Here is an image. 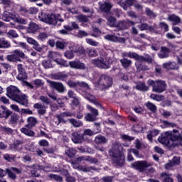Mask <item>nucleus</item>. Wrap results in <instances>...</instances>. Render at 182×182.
I'll return each instance as SVG.
<instances>
[{
	"instance_id": "nucleus-23",
	"label": "nucleus",
	"mask_w": 182,
	"mask_h": 182,
	"mask_svg": "<svg viewBox=\"0 0 182 182\" xmlns=\"http://www.w3.org/2000/svg\"><path fill=\"white\" fill-rule=\"evenodd\" d=\"M70 50L75 52V53H80V55H85V49L80 46H70Z\"/></svg>"
},
{
	"instance_id": "nucleus-51",
	"label": "nucleus",
	"mask_w": 182,
	"mask_h": 182,
	"mask_svg": "<svg viewBox=\"0 0 182 182\" xmlns=\"http://www.w3.org/2000/svg\"><path fill=\"white\" fill-rule=\"evenodd\" d=\"M18 120H19V115H18V114H14L11 115L9 122L11 124H16Z\"/></svg>"
},
{
	"instance_id": "nucleus-63",
	"label": "nucleus",
	"mask_w": 182,
	"mask_h": 182,
	"mask_svg": "<svg viewBox=\"0 0 182 182\" xmlns=\"http://www.w3.org/2000/svg\"><path fill=\"white\" fill-rule=\"evenodd\" d=\"M64 55L67 59H73L75 58V54H73V51L67 50L65 52Z\"/></svg>"
},
{
	"instance_id": "nucleus-53",
	"label": "nucleus",
	"mask_w": 182,
	"mask_h": 182,
	"mask_svg": "<svg viewBox=\"0 0 182 182\" xmlns=\"http://www.w3.org/2000/svg\"><path fill=\"white\" fill-rule=\"evenodd\" d=\"M86 53H87V55H89V56L91 57L97 56L98 55L97 50H96V49L95 48H87Z\"/></svg>"
},
{
	"instance_id": "nucleus-12",
	"label": "nucleus",
	"mask_w": 182,
	"mask_h": 182,
	"mask_svg": "<svg viewBox=\"0 0 182 182\" xmlns=\"http://www.w3.org/2000/svg\"><path fill=\"white\" fill-rule=\"evenodd\" d=\"M69 66L72 69H77L80 70H85L86 69V65H85V63L80 62L79 60L70 61Z\"/></svg>"
},
{
	"instance_id": "nucleus-20",
	"label": "nucleus",
	"mask_w": 182,
	"mask_h": 182,
	"mask_svg": "<svg viewBox=\"0 0 182 182\" xmlns=\"http://www.w3.org/2000/svg\"><path fill=\"white\" fill-rule=\"evenodd\" d=\"M27 122L28 124L26 125V127L32 129V127H35L38 124V119L35 117H29L27 119Z\"/></svg>"
},
{
	"instance_id": "nucleus-45",
	"label": "nucleus",
	"mask_w": 182,
	"mask_h": 182,
	"mask_svg": "<svg viewBox=\"0 0 182 182\" xmlns=\"http://www.w3.org/2000/svg\"><path fill=\"white\" fill-rule=\"evenodd\" d=\"M48 177H50V178H51L52 180H55V181H58V182L63 181V178L59 175L50 173L48 175Z\"/></svg>"
},
{
	"instance_id": "nucleus-2",
	"label": "nucleus",
	"mask_w": 182,
	"mask_h": 182,
	"mask_svg": "<svg viewBox=\"0 0 182 182\" xmlns=\"http://www.w3.org/2000/svg\"><path fill=\"white\" fill-rule=\"evenodd\" d=\"M6 95L9 99L14 100V102L19 103V105H21L22 106H28V97H26L25 94H22L21 90L18 88V87L10 85L6 88Z\"/></svg>"
},
{
	"instance_id": "nucleus-36",
	"label": "nucleus",
	"mask_w": 182,
	"mask_h": 182,
	"mask_svg": "<svg viewBox=\"0 0 182 182\" xmlns=\"http://www.w3.org/2000/svg\"><path fill=\"white\" fill-rule=\"evenodd\" d=\"M64 28L69 31H73V29H79V24L76 22H71L69 25L64 26Z\"/></svg>"
},
{
	"instance_id": "nucleus-54",
	"label": "nucleus",
	"mask_w": 182,
	"mask_h": 182,
	"mask_svg": "<svg viewBox=\"0 0 182 182\" xmlns=\"http://www.w3.org/2000/svg\"><path fill=\"white\" fill-rule=\"evenodd\" d=\"M150 97L151 99H153V100H156V102H161V100H164V96L163 95H157L156 94H151Z\"/></svg>"
},
{
	"instance_id": "nucleus-21",
	"label": "nucleus",
	"mask_w": 182,
	"mask_h": 182,
	"mask_svg": "<svg viewBox=\"0 0 182 182\" xmlns=\"http://www.w3.org/2000/svg\"><path fill=\"white\" fill-rule=\"evenodd\" d=\"M168 21L173 22V25H178L181 22V19L176 14L168 15Z\"/></svg>"
},
{
	"instance_id": "nucleus-17",
	"label": "nucleus",
	"mask_w": 182,
	"mask_h": 182,
	"mask_svg": "<svg viewBox=\"0 0 182 182\" xmlns=\"http://www.w3.org/2000/svg\"><path fill=\"white\" fill-rule=\"evenodd\" d=\"M158 56L160 59H165L170 56V49L167 47H161V51L158 53Z\"/></svg>"
},
{
	"instance_id": "nucleus-46",
	"label": "nucleus",
	"mask_w": 182,
	"mask_h": 182,
	"mask_svg": "<svg viewBox=\"0 0 182 182\" xmlns=\"http://www.w3.org/2000/svg\"><path fill=\"white\" fill-rule=\"evenodd\" d=\"M1 130L4 133V134H14V129L7 127L6 126L1 127Z\"/></svg>"
},
{
	"instance_id": "nucleus-55",
	"label": "nucleus",
	"mask_w": 182,
	"mask_h": 182,
	"mask_svg": "<svg viewBox=\"0 0 182 182\" xmlns=\"http://www.w3.org/2000/svg\"><path fill=\"white\" fill-rule=\"evenodd\" d=\"M81 9L82 11V12H84V14H91V15H93V14H95V10H93V9H90L86 6H82L81 7Z\"/></svg>"
},
{
	"instance_id": "nucleus-62",
	"label": "nucleus",
	"mask_w": 182,
	"mask_h": 182,
	"mask_svg": "<svg viewBox=\"0 0 182 182\" xmlns=\"http://www.w3.org/2000/svg\"><path fill=\"white\" fill-rule=\"evenodd\" d=\"M121 139H122V140H124V141H132L134 140V136H130L129 135L122 134Z\"/></svg>"
},
{
	"instance_id": "nucleus-52",
	"label": "nucleus",
	"mask_w": 182,
	"mask_h": 182,
	"mask_svg": "<svg viewBox=\"0 0 182 182\" xmlns=\"http://www.w3.org/2000/svg\"><path fill=\"white\" fill-rule=\"evenodd\" d=\"M59 56L60 55L57 52H55V51L48 52V58H49V59H53L54 61H55V59H58Z\"/></svg>"
},
{
	"instance_id": "nucleus-22",
	"label": "nucleus",
	"mask_w": 182,
	"mask_h": 182,
	"mask_svg": "<svg viewBox=\"0 0 182 182\" xmlns=\"http://www.w3.org/2000/svg\"><path fill=\"white\" fill-rule=\"evenodd\" d=\"M119 62L122 66L124 68V69H128V68H130L132 66V60H129L126 58L120 59Z\"/></svg>"
},
{
	"instance_id": "nucleus-25",
	"label": "nucleus",
	"mask_w": 182,
	"mask_h": 182,
	"mask_svg": "<svg viewBox=\"0 0 182 182\" xmlns=\"http://www.w3.org/2000/svg\"><path fill=\"white\" fill-rule=\"evenodd\" d=\"M77 169L83 171L84 173H91L92 171H97V169L93 166H77Z\"/></svg>"
},
{
	"instance_id": "nucleus-35",
	"label": "nucleus",
	"mask_w": 182,
	"mask_h": 182,
	"mask_svg": "<svg viewBox=\"0 0 182 182\" xmlns=\"http://www.w3.org/2000/svg\"><path fill=\"white\" fill-rule=\"evenodd\" d=\"M21 133H23L26 136H28L29 137H33V136H35V132L28 128H25V127L21 128Z\"/></svg>"
},
{
	"instance_id": "nucleus-32",
	"label": "nucleus",
	"mask_w": 182,
	"mask_h": 182,
	"mask_svg": "<svg viewBox=\"0 0 182 182\" xmlns=\"http://www.w3.org/2000/svg\"><path fill=\"white\" fill-rule=\"evenodd\" d=\"M107 25L111 26V28H117V23H116V18L109 16L107 18Z\"/></svg>"
},
{
	"instance_id": "nucleus-39",
	"label": "nucleus",
	"mask_w": 182,
	"mask_h": 182,
	"mask_svg": "<svg viewBox=\"0 0 182 182\" xmlns=\"http://www.w3.org/2000/svg\"><path fill=\"white\" fill-rule=\"evenodd\" d=\"M13 53L17 56V58H19V59H26V55H25V53L21 50H14L13 51Z\"/></svg>"
},
{
	"instance_id": "nucleus-42",
	"label": "nucleus",
	"mask_w": 182,
	"mask_h": 182,
	"mask_svg": "<svg viewBox=\"0 0 182 182\" xmlns=\"http://www.w3.org/2000/svg\"><path fill=\"white\" fill-rule=\"evenodd\" d=\"M146 106L148 110H150L152 113H156V112H157V107L154 104L149 102L146 104Z\"/></svg>"
},
{
	"instance_id": "nucleus-19",
	"label": "nucleus",
	"mask_w": 182,
	"mask_h": 182,
	"mask_svg": "<svg viewBox=\"0 0 182 182\" xmlns=\"http://www.w3.org/2000/svg\"><path fill=\"white\" fill-rule=\"evenodd\" d=\"M71 136L73 143H75L76 144H80L83 141V136L77 132H73Z\"/></svg>"
},
{
	"instance_id": "nucleus-13",
	"label": "nucleus",
	"mask_w": 182,
	"mask_h": 182,
	"mask_svg": "<svg viewBox=\"0 0 182 182\" xmlns=\"http://www.w3.org/2000/svg\"><path fill=\"white\" fill-rule=\"evenodd\" d=\"M104 39H106V41H109L110 42H114L119 43H124L126 42V38L118 37L117 36L111 35V34H107L104 36Z\"/></svg>"
},
{
	"instance_id": "nucleus-44",
	"label": "nucleus",
	"mask_w": 182,
	"mask_h": 182,
	"mask_svg": "<svg viewBox=\"0 0 182 182\" xmlns=\"http://www.w3.org/2000/svg\"><path fill=\"white\" fill-rule=\"evenodd\" d=\"M6 35L10 39H15V38L19 36L15 30H9V32L6 33Z\"/></svg>"
},
{
	"instance_id": "nucleus-6",
	"label": "nucleus",
	"mask_w": 182,
	"mask_h": 182,
	"mask_svg": "<svg viewBox=\"0 0 182 182\" xmlns=\"http://www.w3.org/2000/svg\"><path fill=\"white\" fill-rule=\"evenodd\" d=\"M148 82L153 87L152 90L155 92V93H163V92L166 91V88L167 87V84H166V81L164 80H149Z\"/></svg>"
},
{
	"instance_id": "nucleus-56",
	"label": "nucleus",
	"mask_w": 182,
	"mask_h": 182,
	"mask_svg": "<svg viewBox=\"0 0 182 182\" xmlns=\"http://www.w3.org/2000/svg\"><path fill=\"white\" fill-rule=\"evenodd\" d=\"M162 124L164 127H177V124L173 122H169L166 120L162 121Z\"/></svg>"
},
{
	"instance_id": "nucleus-61",
	"label": "nucleus",
	"mask_w": 182,
	"mask_h": 182,
	"mask_svg": "<svg viewBox=\"0 0 182 182\" xmlns=\"http://www.w3.org/2000/svg\"><path fill=\"white\" fill-rule=\"evenodd\" d=\"M85 161H88L91 164H96L97 163V159L92 156H85Z\"/></svg>"
},
{
	"instance_id": "nucleus-58",
	"label": "nucleus",
	"mask_w": 182,
	"mask_h": 182,
	"mask_svg": "<svg viewBox=\"0 0 182 182\" xmlns=\"http://www.w3.org/2000/svg\"><path fill=\"white\" fill-rule=\"evenodd\" d=\"M4 160H6V161H12L15 160V159H16V156L9 154H6L5 155H4Z\"/></svg>"
},
{
	"instance_id": "nucleus-3",
	"label": "nucleus",
	"mask_w": 182,
	"mask_h": 182,
	"mask_svg": "<svg viewBox=\"0 0 182 182\" xmlns=\"http://www.w3.org/2000/svg\"><path fill=\"white\" fill-rule=\"evenodd\" d=\"M91 63L96 68H99V69H110L112 58L107 53L102 52L98 58L92 59Z\"/></svg>"
},
{
	"instance_id": "nucleus-16",
	"label": "nucleus",
	"mask_w": 182,
	"mask_h": 182,
	"mask_svg": "<svg viewBox=\"0 0 182 182\" xmlns=\"http://www.w3.org/2000/svg\"><path fill=\"white\" fill-rule=\"evenodd\" d=\"M33 107L38 109L37 113L40 114V116H43V114H46V109H48V107H46L45 105H42L41 103H36L34 104Z\"/></svg>"
},
{
	"instance_id": "nucleus-64",
	"label": "nucleus",
	"mask_w": 182,
	"mask_h": 182,
	"mask_svg": "<svg viewBox=\"0 0 182 182\" xmlns=\"http://www.w3.org/2000/svg\"><path fill=\"white\" fill-rule=\"evenodd\" d=\"M6 171L10 178L12 180H16V175L12 172L11 169H6Z\"/></svg>"
},
{
	"instance_id": "nucleus-1",
	"label": "nucleus",
	"mask_w": 182,
	"mask_h": 182,
	"mask_svg": "<svg viewBox=\"0 0 182 182\" xmlns=\"http://www.w3.org/2000/svg\"><path fill=\"white\" fill-rule=\"evenodd\" d=\"M124 149L119 141L112 144V147L109 151V155L112 157V161L117 166H123L125 163Z\"/></svg>"
},
{
	"instance_id": "nucleus-7",
	"label": "nucleus",
	"mask_w": 182,
	"mask_h": 182,
	"mask_svg": "<svg viewBox=\"0 0 182 182\" xmlns=\"http://www.w3.org/2000/svg\"><path fill=\"white\" fill-rule=\"evenodd\" d=\"M138 28L141 31H149V32H154L156 35L161 34V30H157V24H154L153 26H149L147 23H142L141 24L138 25Z\"/></svg>"
},
{
	"instance_id": "nucleus-4",
	"label": "nucleus",
	"mask_w": 182,
	"mask_h": 182,
	"mask_svg": "<svg viewBox=\"0 0 182 182\" xmlns=\"http://www.w3.org/2000/svg\"><path fill=\"white\" fill-rule=\"evenodd\" d=\"M38 17L43 22H46L50 25H58V26H60V23L64 21L62 17H60V14H46V13L43 11L38 14Z\"/></svg>"
},
{
	"instance_id": "nucleus-27",
	"label": "nucleus",
	"mask_w": 182,
	"mask_h": 182,
	"mask_svg": "<svg viewBox=\"0 0 182 182\" xmlns=\"http://www.w3.org/2000/svg\"><path fill=\"white\" fill-rule=\"evenodd\" d=\"M108 140L107 139L106 136L102 135H98L95 139V142L96 144H106Z\"/></svg>"
},
{
	"instance_id": "nucleus-57",
	"label": "nucleus",
	"mask_w": 182,
	"mask_h": 182,
	"mask_svg": "<svg viewBox=\"0 0 182 182\" xmlns=\"http://www.w3.org/2000/svg\"><path fill=\"white\" fill-rule=\"evenodd\" d=\"M117 28H119L122 30L129 28L127 21H120L119 23H117Z\"/></svg>"
},
{
	"instance_id": "nucleus-37",
	"label": "nucleus",
	"mask_w": 182,
	"mask_h": 182,
	"mask_svg": "<svg viewBox=\"0 0 182 182\" xmlns=\"http://www.w3.org/2000/svg\"><path fill=\"white\" fill-rule=\"evenodd\" d=\"M159 135V130L153 129L148 132L147 139L149 141H153V137H156V136Z\"/></svg>"
},
{
	"instance_id": "nucleus-14",
	"label": "nucleus",
	"mask_w": 182,
	"mask_h": 182,
	"mask_svg": "<svg viewBox=\"0 0 182 182\" xmlns=\"http://www.w3.org/2000/svg\"><path fill=\"white\" fill-rule=\"evenodd\" d=\"M17 69L18 72V74L16 77L18 80L23 81L26 80L28 77V75L26 74L25 69H23V65L22 64H18Z\"/></svg>"
},
{
	"instance_id": "nucleus-48",
	"label": "nucleus",
	"mask_w": 182,
	"mask_h": 182,
	"mask_svg": "<svg viewBox=\"0 0 182 182\" xmlns=\"http://www.w3.org/2000/svg\"><path fill=\"white\" fill-rule=\"evenodd\" d=\"M28 29L31 32H36L39 29V26L36 23L31 22L29 23Z\"/></svg>"
},
{
	"instance_id": "nucleus-8",
	"label": "nucleus",
	"mask_w": 182,
	"mask_h": 182,
	"mask_svg": "<svg viewBox=\"0 0 182 182\" xmlns=\"http://www.w3.org/2000/svg\"><path fill=\"white\" fill-rule=\"evenodd\" d=\"M151 166H152V164L146 161H138L132 164V167L133 168H135V170H139V171L141 173H143V171H144L147 167H151Z\"/></svg>"
},
{
	"instance_id": "nucleus-47",
	"label": "nucleus",
	"mask_w": 182,
	"mask_h": 182,
	"mask_svg": "<svg viewBox=\"0 0 182 182\" xmlns=\"http://www.w3.org/2000/svg\"><path fill=\"white\" fill-rule=\"evenodd\" d=\"M42 65L46 69H50V68H53V65L52 64V61L50 60H43Z\"/></svg>"
},
{
	"instance_id": "nucleus-24",
	"label": "nucleus",
	"mask_w": 182,
	"mask_h": 182,
	"mask_svg": "<svg viewBox=\"0 0 182 182\" xmlns=\"http://www.w3.org/2000/svg\"><path fill=\"white\" fill-rule=\"evenodd\" d=\"M11 48V43L5 38H0V49H8Z\"/></svg>"
},
{
	"instance_id": "nucleus-31",
	"label": "nucleus",
	"mask_w": 182,
	"mask_h": 182,
	"mask_svg": "<svg viewBox=\"0 0 182 182\" xmlns=\"http://www.w3.org/2000/svg\"><path fill=\"white\" fill-rule=\"evenodd\" d=\"M6 58L8 60V62H13V63L22 62V60H21L19 57L16 56V55L14 53L11 55H8Z\"/></svg>"
},
{
	"instance_id": "nucleus-11",
	"label": "nucleus",
	"mask_w": 182,
	"mask_h": 182,
	"mask_svg": "<svg viewBox=\"0 0 182 182\" xmlns=\"http://www.w3.org/2000/svg\"><path fill=\"white\" fill-rule=\"evenodd\" d=\"M100 9L102 12H105V14H109L110 12V9L113 8V4L110 2V1L107 0L104 2H99Z\"/></svg>"
},
{
	"instance_id": "nucleus-49",
	"label": "nucleus",
	"mask_w": 182,
	"mask_h": 182,
	"mask_svg": "<svg viewBox=\"0 0 182 182\" xmlns=\"http://www.w3.org/2000/svg\"><path fill=\"white\" fill-rule=\"evenodd\" d=\"M87 109L89 110V112H90V113H92L91 114H92L95 117L97 116H99V111L97 109L93 108V107L90 105H87Z\"/></svg>"
},
{
	"instance_id": "nucleus-40",
	"label": "nucleus",
	"mask_w": 182,
	"mask_h": 182,
	"mask_svg": "<svg viewBox=\"0 0 182 182\" xmlns=\"http://www.w3.org/2000/svg\"><path fill=\"white\" fill-rule=\"evenodd\" d=\"M54 62H56L57 65H60V66H63L64 68H68L69 66L68 61L62 58H56L54 60Z\"/></svg>"
},
{
	"instance_id": "nucleus-28",
	"label": "nucleus",
	"mask_w": 182,
	"mask_h": 182,
	"mask_svg": "<svg viewBox=\"0 0 182 182\" xmlns=\"http://www.w3.org/2000/svg\"><path fill=\"white\" fill-rule=\"evenodd\" d=\"M11 114H12V112L6 108H2L0 109V118L1 119H8Z\"/></svg>"
},
{
	"instance_id": "nucleus-59",
	"label": "nucleus",
	"mask_w": 182,
	"mask_h": 182,
	"mask_svg": "<svg viewBox=\"0 0 182 182\" xmlns=\"http://www.w3.org/2000/svg\"><path fill=\"white\" fill-rule=\"evenodd\" d=\"M39 100H41V102H42V103H44V105H50V100H49V98H48V97L41 95L39 97Z\"/></svg>"
},
{
	"instance_id": "nucleus-29",
	"label": "nucleus",
	"mask_w": 182,
	"mask_h": 182,
	"mask_svg": "<svg viewBox=\"0 0 182 182\" xmlns=\"http://www.w3.org/2000/svg\"><path fill=\"white\" fill-rule=\"evenodd\" d=\"M3 19L6 22H9L11 19H15V15L13 14L12 13H9V11H4L3 14Z\"/></svg>"
},
{
	"instance_id": "nucleus-50",
	"label": "nucleus",
	"mask_w": 182,
	"mask_h": 182,
	"mask_svg": "<svg viewBox=\"0 0 182 182\" xmlns=\"http://www.w3.org/2000/svg\"><path fill=\"white\" fill-rule=\"evenodd\" d=\"M145 14L146 16H149L150 18H156V16H157L154 11H151V9H150L149 7L145 9Z\"/></svg>"
},
{
	"instance_id": "nucleus-5",
	"label": "nucleus",
	"mask_w": 182,
	"mask_h": 182,
	"mask_svg": "<svg viewBox=\"0 0 182 182\" xmlns=\"http://www.w3.org/2000/svg\"><path fill=\"white\" fill-rule=\"evenodd\" d=\"M75 113H73L68 111L64 112L63 113L55 115L54 123L57 127H62V124H66V123H68V120H65V117H75Z\"/></svg>"
},
{
	"instance_id": "nucleus-9",
	"label": "nucleus",
	"mask_w": 182,
	"mask_h": 182,
	"mask_svg": "<svg viewBox=\"0 0 182 182\" xmlns=\"http://www.w3.org/2000/svg\"><path fill=\"white\" fill-rule=\"evenodd\" d=\"M99 85L104 87H110L113 85V79L107 75L102 74L98 81Z\"/></svg>"
},
{
	"instance_id": "nucleus-43",
	"label": "nucleus",
	"mask_w": 182,
	"mask_h": 182,
	"mask_svg": "<svg viewBox=\"0 0 182 182\" xmlns=\"http://www.w3.org/2000/svg\"><path fill=\"white\" fill-rule=\"evenodd\" d=\"M76 19H77L80 22H81V23L89 22V18H87V16L83 15V14L77 16Z\"/></svg>"
},
{
	"instance_id": "nucleus-60",
	"label": "nucleus",
	"mask_w": 182,
	"mask_h": 182,
	"mask_svg": "<svg viewBox=\"0 0 182 182\" xmlns=\"http://www.w3.org/2000/svg\"><path fill=\"white\" fill-rule=\"evenodd\" d=\"M85 119L86 122H95V120H96V117L90 113H88L85 115Z\"/></svg>"
},
{
	"instance_id": "nucleus-15",
	"label": "nucleus",
	"mask_w": 182,
	"mask_h": 182,
	"mask_svg": "<svg viewBox=\"0 0 182 182\" xmlns=\"http://www.w3.org/2000/svg\"><path fill=\"white\" fill-rule=\"evenodd\" d=\"M162 66L164 69H167V70H177L178 69V65L174 61L164 63Z\"/></svg>"
},
{
	"instance_id": "nucleus-34",
	"label": "nucleus",
	"mask_w": 182,
	"mask_h": 182,
	"mask_svg": "<svg viewBox=\"0 0 182 182\" xmlns=\"http://www.w3.org/2000/svg\"><path fill=\"white\" fill-rule=\"evenodd\" d=\"M68 77V75L63 73H58L53 75V79L55 80H65Z\"/></svg>"
},
{
	"instance_id": "nucleus-10",
	"label": "nucleus",
	"mask_w": 182,
	"mask_h": 182,
	"mask_svg": "<svg viewBox=\"0 0 182 182\" xmlns=\"http://www.w3.org/2000/svg\"><path fill=\"white\" fill-rule=\"evenodd\" d=\"M47 82L50 85L51 89H55L58 93H64L65 90H66V88L62 82L50 81L49 80H47Z\"/></svg>"
},
{
	"instance_id": "nucleus-18",
	"label": "nucleus",
	"mask_w": 182,
	"mask_h": 182,
	"mask_svg": "<svg viewBox=\"0 0 182 182\" xmlns=\"http://www.w3.org/2000/svg\"><path fill=\"white\" fill-rule=\"evenodd\" d=\"M84 97L87 99V100L91 102V103H93L95 106H100V103L99 102V101H97V100H96V97H95V96H93L92 95L85 92L84 94Z\"/></svg>"
},
{
	"instance_id": "nucleus-38",
	"label": "nucleus",
	"mask_w": 182,
	"mask_h": 182,
	"mask_svg": "<svg viewBox=\"0 0 182 182\" xmlns=\"http://www.w3.org/2000/svg\"><path fill=\"white\" fill-rule=\"evenodd\" d=\"M65 154L66 156H68L70 159L75 157V156H76V149H75L74 148H68L67 149H65Z\"/></svg>"
},
{
	"instance_id": "nucleus-41",
	"label": "nucleus",
	"mask_w": 182,
	"mask_h": 182,
	"mask_svg": "<svg viewBox=\"0 0 182 182\" xmlns=\"http://www.w3.org/2000/svg\"><path fill=\"white\" fill-rule=\"evenodd\" d=\"M161 177L164 178V182H173V178H171V174H168L166 172H162L161 173Z\"/></svg>"
},
{
	"instance_id": "nucleus-30",
	"label": "nucleus",
	"mask_w": 182,
	"mask_h": 182,
	"mask_svg": "<svg viewBox=\"0 0 182 182\" xmlns=\"http://www.w3.org/2000/svg\"><path fill=\"white\" fill-rule=\"evenodd\" d=\"M136 89L137 90H141V92H147V90H149V87L146 85L144 82H139L136 85Z\"/></svg>"
},
{
	"instance_id": "nucleus-26",
	"label": "nucleus",
	"mask_w": 182,
	"mask_h": 182,
	"mask_svg": "<svg viewBox=\"0 0 182 182\" xmlns=\"http://www.w3.org/2000/svg\"><path fill=\"white\" fill-rule=\"evenodd\" d=\"M100 132V125H97V131H91L90 129H85L84 135L85 136H95V134H97V133Z\"/></svg>"
},
{
	"instance_id": "nucleus-33",
	"label": "nucleus",
	"mask_w": 182,
	"mask_h": 182,
	"mask_svg": "<svg viewBox=\"0 0 182 182\" xmlns=\"http://www.w3.org/2000/svg\"><path fill=\"white\" fill-rule=\"evenodd\" d=\"M68 121L70 123V124L74 126V127H82V126H83V122H82V121L79 119L73 118V119H68Z\"/></svg>"
}]
</instances>
